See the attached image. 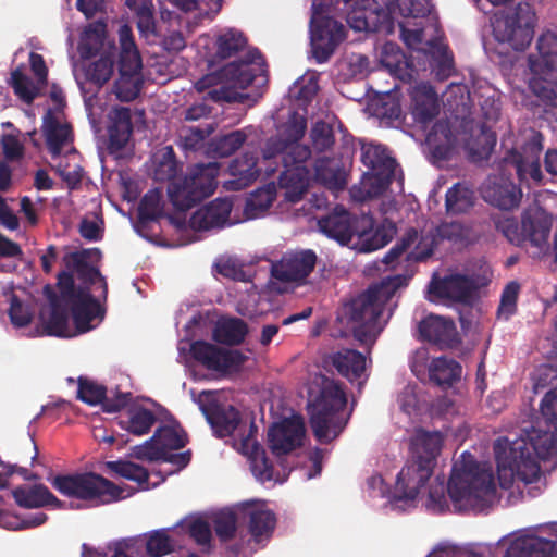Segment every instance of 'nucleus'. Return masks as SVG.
<instances>
[{
    "mask_svg": "<svg viewBox=\"0 0 557 557\" xmlns=\"http://www.w3.org/2000/svg\"><path fill=\"white\" fill-rule=\"evenodd\" d=\"M305 129V119L300 115H294L280 137L267 143L262 151V159L246 152L233 160L228 166V173L233 178L224 183L225 188L242 189L247 187L261 173H273L280 159L284 165V171L280 177L284 201L289 203L299 201L311 183V175L307 166L310 150L299 144Z\"/></svg>",
    "mask_w": 557,
    "mask_h": 557,
    "instance_id": "1",
    "label": "nucleus"
},
{
    "mask_svg": "<svg viewBox=\"0 0 557 557\" xmlns=\"http://www.w3.org/2000/svg\"><path fill=\"white\" fill-rule=\"evenodd\" d=\"M65 265L76 273L81 284L74 286L67 272L59 274L58 284L67 306L71 308L73 323L50 306L40 313L42 333L59 337H73L97 327L104 318L103 304L107 300V283L100 272L87 265L86 252H71L64 257Z\"/></svg>",
    "mask_w": 557,
    "mask_h": 557,
    "instance_id": "2",
    "label": "nucleus"
},
{
    "mask_svg": "<svg viewBox=\"0 0 557 557\" xmlns=\"http://www.w3.org/2000/svg\"><path fill=\"white\" fill-rule=\"evenodd\" d=\"M540 421L531 429H523L517 436L509 434L497 438L494 445L499 484L509 486L515 479L532 483L540 478L541 461L556 454L554 435L540 426Z\"/></svg>",
    "mask_w": 557,
    "mask_h": 557,
    "instance_id": "3",
    "label": "nucleus"
},
{
    "mask_svg": "<svg viewBox=\"0 0 557 557\" xmlns=\"http://www.w3.org/2000/svg\"><path fill=\"white\" fill-rule=\"evenodd\" d=\"M407 281L406 276L396 275L371 286L343 307L338 322L362 344H372L391 315L388 301Z\"/></svg>",
    "mask_w": 557,
    "mask_h": 557,
    "instance_id": "4",
    "label": "nucleus"
},
{
    "mask_svg": "<svg viewBox=\"0 0 557 557\" xmlns=\"http://www.w3.org/2000/svg\"><path fill=\"white\" fill-rule=\"evenodd\" d=\"M153 174L158 181H172L169 197L178 209H187L209 197L218 185L219 165L215 162L193 168L184 177H175L176 162L171 147L161 148L153 156Z\"/></svg>",
    "mask_w": 557,
    "mask_h": 557,
    "instance_id": "5",
    "label": "nucleus"
},
{
    "mask_svg": "<svg viewBox=\"0 0 557 557\" xmlns=\"http://www.w3.org/2000/svg\"><path fill=\"white\" fill-rule=\"evenodd\" d=\"M448 497L455 510H479L494 498L495 485L490 467L479 463L469 453L455 461L447 484Z\"/></svg>",
    "mask_w": 557,
    "mask_h": 557,
    "instance_id": "6",
    "label": "nucleus"
},
{
    "mask_svg": "<svg viewBox=\"0 0 557 557\" xmlns=\"http://www.w3.org/2000/svg\"><path fill=\"white\" fill-rule=\"evenodd\" d=\"M345 405L346 396L338 383L324 376L313 380L308 392V410L320 442L327 443L343 431L349 418Z\"/></svg>",
    "mask_w": 557,
    "mask_h": 557,
    "instance_id": "7",
    "label": "nucleus"
},
{
    "mask_svg": "<svg viewBox=\"0 0 557 557\" xmlns=\"http://www.w3.org/2000/svg\"><path fill=\"white\" fill-rule=\"evenodd\" d=\"M248 58L240 61H232L224 65L219 73L208 74L196 83L198 91H203L214 85L219 90L210 91L216 98L227 101L244 98L243 91L253 83L261 85L264 79L263 61L257 51H248Z\"/></svg>",
    "mask_w": 557,
    "mask_h": 557,
    "instance_id": "8",
    "label": "nucleus"
},
{
    "mask_svg": "<svg viewBox=\"0 0 557 557\" xmlns=\"http://www.w3.org/2000/svg\"><path fill=\"white\" fill-rule=\"evenodd\" d=\"M42 129L52 154L53 166L66 185L74 188L82 180L83 170L77 152L71 147V128L63 121L60 110L48 111Z\"/></svg>",
    "mask_w": 557,
    "mask_h": 557,
    "instance_id": "9",
    "label": "nucleus"
},
{
    "mask_svg": "<svg viewBox=\"0 0 557 557\" xmlns=\"http://www.w3.org/2000/svg\"><path fill=\"white\" fill-rule=\"evenodd\" d=\"M51 484L66 497L95 505L119 502L135 493L134 488L127 485H116L92 472L59 475L51 481Z\"/></svg>",
    "mask_w": 557,
    "mask_h": 557,
    "instance_id": "10",
    "label": "nucleus"
},
{
    "mask_svg": "<svg viewBox=\"0 0 557 557\" xmlns=\"http://www.w3.org/2000/svg\"><path fill=\"white\" fill-rule=\"evenodd\" d=\"M530 89L543 101L557 106V36L543 34L537 53L530 58Z\"/></svg>",
    "mask_w": 557,
    "mask_h": 557,
    "instance_id": "11",
    "label": "nucleus"
},
{
    "mask_svg": "<svg viewBox=\"0 0 557 557\" xmlns=\"http://www.w3.org/2000/svg\"><path fill=\"white\" fill-rule=\"evenodd\" d=\"M361 160L369 169L359 184L350 189L351 197L364 201L382 194L396 172V162L383 146L376 144L362 145Z\"/></svg>",
    "mask_w": 557,
    "mask_h": 557,
    "instance_id": "12",
    "label": "nucleus"
},
{
    "mask_svg": "<svg viewBox=\"0 0 557 557\" xmlns=\"http://www.w3.org/2000/svg\"><path fill=\"white\" fill-rule=\"evenodd\" d=\"M466 133L457 138L446 122H438L426 135V146L434 158L441 160L448 158L449 153L457 147L459 141L465 143V148L475 161H481L491 154L496 137L494 133L485 128H478L474 132V138L466 139Z\"/></svg>",
    "mask_w": 557,
    "mask_h": 557,
    "instance_id": "13",
    "label": "nucleus"
},
{
    "mask_svg": "<svg viewBox=\"0 0 557 557\" xmlns=\"http://www.w3.org/2000/svg\"><path fill=\"white\" fill-rule=\"evenodd\" d=\"M545 535L557 536V522L525 528L503 536L496 547L504 557H557V544Z\"/></svg>",
    "mask_w": 557,
    "mask_h": 557,
    "instance_id": "14",
    "label": "nucleus"
},
{
    "mask_svg": "<svg viewBox=\"0 0 557 557\" xmlns=\"http://www.w3.org/2000/svg\"><path fill=\"white\" fill-rule=\"evenodd\" d=\"M552 224V216L542 208L534 206L523 212L521 224L512 218L504 216L496 225L510 243L517 246L529 243L542 252L547 248Z\"/></svg>",
    "mask_w": 557,
    "mask_h": 557,
    "instance_id": "15",
    "label": "nucleus"
},
{
    "mask_svg": "<svg viewBox=\"0 0 557 557\" xmlns=\"http://www.w3.org/2000/svg\"><path fill=\"white\" fill-rule=\"evenodd\" d=\"M185 444V434L176 423L165 424L157 430L153 437L132 449V456L139 460L165 461L175 466L165 472L172 474L184 468L189 457L186 454L172 453Z\"/></svg>",
    "mask_w": 557,
    "mask_h": 557,
    "instance_id": "16",
    "label": "nucleus"
},
{
    "mask_svg": "<svg viewBox=\"0 0 557 557\" xmlns=\"http://www.w3.org/2000/svg\"><path fill=\"white\" fill-rule=\"evenodd\" d=\"M370 0H345L349 7L362 4V10H354L348 14L347 22L349 26L357 30H372L377 27L389 29L392 22L397 20L398 16H424L431 11L430 0H389L385 9L377 12L379 24L376 25L372 20L373 12L366 11V3Z\"/></svg>",
    "mask_w": 557,
    "mask_h": 557,
    "instance_id": "17",
    "label": "nucleus"
},
{
    "mask_svg": "<svg viewBox=\"0 0 557 557\" xmlns=\"http://www.w3.org/2000/svg\"><path fill=\"white\" fill-rule=\"evenodd\" d=\"M535 24L533 8L529 3H519L496 16L493 32L498 41L508 44L515 50H523L533 38Z\"/></svg>",
    "mask_w": 557,
    "mask_h": 557,
    "instance_id": "18",
    "label": "nucleus"
},
{
    "mask_svg": "<svg viewBox=\"0 0 557 557\" xmlns=\"http://www.w3.org/2000/svg\"><path fill=\"white\" fill-rule=\"evenodd\" d=\"M120 37V76L114 86L116 97L122 101L135 99L141 85V60L132 37L128 25L119 29Z\"/></svg>",
    "mask_w": 557,
    "mask_h": 557,
    "instance_id": "19",
    "label": "nucleus"
},
{
    "mask_svg": "<svg viewBox=\"0 0 557 557\" xmlns=\"http://www.w3.org/2000/svg\"><path fill=\"white\" fill-rule=\"evenodd\" d=\"M219 397L220 394L211 391L199 396L200 409L218 436H234L235 442L245 438L250 429L255 432L252 424L243 423L238 411L232 405L221 404Z\"/></svg>",
    "mask_w": 557,
    "mask_h": 557,
    "instance_id": "20",
    "label": "nucleus"
},
{
    "mask_svg": "<svg viewBox=\"0 0 557 557\" xmlns=\"http://www.w3.org/2000/svg\"><path fill=\"white\" fill-rule=\"evenodd\" d=\"M324 7L321 0H313L310 39L313 54L319 62L326 61L345 39L344 26L329 16Z\"/></svg>",
    "mask_w": 557,
    "mask_h": 557,
    "instance_id": "21",
    "label": "nucleus"
},
{
    "mask_svg": "<svg viewBox=\"0 0 557 557\" xmlns=\"http://www.w3.org/2000/svg\"><path fill=\"white\" fill-rule=\"evenodd\" d=\"M319 230L342 245L359 248L361 239L369 237L371 220L367 216L352 218L344 208L336 207L330 214L318 222Z\"/></svg>",
    "mask_w": 557,
    "mask_h": 557,
    "instance_id": "22",
    "label": "nucleus"
},
{
    "mask_svg": "<svg viewBox=\"0 0 557 557\" xmlns=\"http://www.w3.org/2000/svg\"><path fill=\"white\" fill-rule=\"evenodd\" d=\"M246 46L243 34L235 28H224L212 34L201 35L196 41V50L209 66L231 58Z\"/></svg>",
    "mask_w": 557,
    "mask_h": 557,
    "instance_id": "23",
    "label": "nucleus"
},
{
    "mask_svg": "<svg viewBox=\"0 0 557 557\" xmlns=\"http://www.w3.org/2000/svg\"><path fill=\"white\" fill-rule=\"evenodd\" d=\"M163 21L185 23L194 28L221 9V0H158Z\"/></svg>",
    "mask_w": 557,
    "mask_h": 557,
    "instance_id": "24",
    "label": "nucleus"
},
{
    "mask_svg": "<svg viewBox=\"0 0 557 557\" xmlns=\"http://www.w3.org/2000/svg\"><path fill=\"white\" fill-rule=\"evenodd\" d=\"M478 286L479 282L466 274L450 273L444 277L434 275L429 284L426 298L442 305L466 302Z\"/></svg>",
    "mask_w": 557,
    "mask_h": 557,
    "instance_id": "25",
    "label": "nucleus"
},
{
    "mask_svg": "<svg viewBox=\"0 0 557 557\" xmlns=\"http://www.w3.org/2000/svg\"><path fill=\"white\" fill-rule=\"evenodd\" d=\"M432 472L428 466L414 461L403 468L393 488L392 505L401 510L413 506Z\"/></svg>",
    "mask_w": 557,
    "mask_h": 557,
    "instance_id": "26",
    "label": "nucleus"
},
{
    "mask_svg": "<svg viewBox=\"0 0 557 557\" xmlns=\"http://www.w3.org/2000/svg\"><path fill=\"white\" fill-rule=\"evenodd\" d=\"M435 246V236L432 228L420 233L409 231L384 258V263L391 267L401 261H420L430 257Z\"/></svg>",
    "mask_w": 557,
    "mask_h": 557,
    "instance_id": "27",
    "label": "nucleus"
},
{
    "mask_svg": "<svg viewBox=\"0 0 557 557\" xmlns=\"http://www.w3.org/2000/svg\"><path fill=\"white\" fill-rule=\"evenodd\" d=\"M525 138L528 143L520 150L512 152L511 162L515 164L519 180L528 186L542 183L543 173L540 165V156L543 149L542 137L535 131H530Z\"/></svg>",
    "mask_w": 557,
    "mask_h": 557,
    "instance_id": "28",
    "label": "nucleus"
},
{
    "mask_svg": "<svg viewBox=\"0 0 557 557\" xmlns=\"http://www.w3.org/2000/svg\"><path fill=\"white\" fill-rule=\"evenodd\" d=\"M399 26L405 44L412 49L430 53L435 63L437 76L447 77L453 69V60L446 46L438 38L426 39V29H410L404 24Z\"/></svg>",
    "mask_w": 557,
    "mask_h": 557,
    "instance_id": "29",
    "label": "nucleus"
},
{
    "mask_svg": "<svg viewBox=\"0 0 557 557\" xmlns=\"http://www.w3.org/2000/svg\"><path fill=\"white\" fill-rule=\"evenodd\" d=\"M233 447L247 457L250 471L257 481L277 483L285 480L286 475H281L275 471L267 457L265 450L257 444L251 429L245 438L233 442Z\"/></svg>",
    "mask_w": 557,
    "mask_h": 557,
    "instance_id": "30",
    "label": "nucleus"
},
{
    "mask_svg": "<svg viewBox=\"0 0 557 557\" xmlns=\"http://www.w3.org/2000/svg\"><path fill=\"white\" fill-rule=\"evenodd\" d=\"M193 356L208 369L232 372L238 370L248 359V355L236 349H218L206 342L191 345Z\"/></svg>",
    "mask_w": 557,
    "mask_h": 557,
    "instance_id": "31",
    "label": "nucleus"
},
{
    "mask_svg": "<svg viewBox=\"0 0 557 557\" xmlns=\"http://www.w3.org/2000/svg\"><path fill=\"white\" fill-rule=\"evenodd\" d=\"M305 426L299 416L274 423L268 432L270 447L276 456L288 454L302 445Z\"/></svg>",
    "mask_w": 557,
    "mask_h": 557,
    "instance_id": "32",
    "label": "nucleus"
},
{
    "mask_svg": "<svg viewBox=\"0 0 557 557\" xmlns=\"http://www.w3.org/2000/svg\"><path fill=\"white\" fill-rule=\"evenodd\" d=\"M317 257L311 250L286 253L272 267L275 278L284 282H302L313 270Z\"/></svg>",
    "mask_w": 557,
    "mask_h": 557,
    "instance_id": "33",
    "label": "nucleus"
},
{
    "mask_svg": "<svg viewBox=\"0 0 557 557\" xmlns=\"http://www.w3.org/2000/svg\"><path fill=\"white\" fill-rule=\"evenodd\" d=\"M232 202L227 199H215L209 205L198 209L190 218L189 225L197 231L231 225L237 220L230 218Z\"/></svg>",
    "mask_w": 557,
    "mask_h": 557,
    "instance_id": "34",
    "label": "nucleus"
},
{
    "mask_svg": "<svg viewBox=\"0 0 557 557\" xmlns=\"http://www.w3.org/2000/svg\"><path fill=\"white\" fill-rule=\"evenodd\" d=\"M444 444L445 437L441 432L418 430L411 442L412 461L428 466L433 471Z\"/></svg>",
    "mask_w": 557,
    "mask_h": 557,
    "instance_id": "35",
    "label": "nucleus"
},
{
    "mask_svg": "<svg viewBox=\"0 0 557 557\" xmlns=\"http://www.w3.org/2000/svg\"><path fill=\"white\" fill-rule=\"evenodd\" d=\"M410 114L414 122L423 126L438 113L437 96L430 85H414L410 90Z\"/></svg>",
    "mask_w": 557,
    "mask_h": 557,
    "instance_id": "36",
    "label": "nucleus"
},
{
    "mask_svg": "<svg viewBox=\"0 0 557 557\" xmlns=\"http://www.w3.org/2000/svg\"><path fill=\"white\" fill-rule=\"evenodd\" d=\"M483 198L504 210L515 208L521 198V191L505 176L488 180L482 187Z\"/></svg>",
    "mask_w": 557,
    "mask_h": 557,
    "instance_id": "37",
    "label": "nucleus"
},
{
    "mask_svg": "<svg viewBox=\"0 0 557 557\" xmlns=\"http://www.w3.org/2000/svg\"><path fill=\"white\" fill-rule=\"evenodd\" d=\"M238 511L243 519H249V531L256 540L268 535L274 529V515L263 502H244L238 505Z\"/></svg>",
    "mask_w": 557,
    "mask_h": 557,
    "instance_id": "38",
    "label": "nucleus"
},
{
    "mask_svg": "<svg viewBox=\"0 0 557 557\" xmlns=\"http://www.w3.org/2000/svg\"><path fill=\"white\" fill-rule=\"evenodd\" d=\"M106 127L112 149L124 148L132 135V115L128 108L113 107L107 115Z\"/></svg>",
    "mask_w": 557,
    "mask_h": 557,
    "instance_id": "39",
    "label": "nucleus"
},
{
    "mask_svg": "<svg viewBox=\"0 0 557 557\" xmlns=\"http://www.w3.org/2000/svg\"><path fill=\"white\" fill-rule=\"evenodd\" d=\"M331 362L336 370L350 382L358 385L366 380V357L352 349H342L331 356Z\"/></svg>",
    "mask_w": 557,
    "mask_h": 557,
    "instance_id": "40",
    "label": "nucleus"
},
{
    "mask_svg": "<svg viewBox=\"0 0 557 557\" xmlns=\"http://www.w3.org/2000/svg\"><path fill=\"white\" fill-rule=\"evenodd\" d=\"M78 52L84 59L97 58L113 52L111 42L106 39V25L103 23L91 24L84 30L78 44Z\"/></svg>",
    "mask_w": 557,
    "mask_h": 557,
    "instance_id": "41",
    "label": "nucleus"
},
{
    "mask_svg": "<svg viewBox=\"0 0 557 557\" xmlns=\"http://www.w3.org/2000/svg\"><path fill=\"white\" fill-rule=\"evenodd\" d=\"M15 503L23 508L52 506L60 508L62 503L42 484L20 486L12 491Z\"/></svg>",
    "mask_w": 557,
    "mask_h": 557,
    "instance_id": "42",
    "label": "nucleus"
},
{
    "mask_svg": "<svg viewBox=\"0 0 557 557\" xmlns=\"http://www.w3.org/2000/svg\"><path fill=\"white\" fill-rule=\"evenodd\" d=\"M119 419L122 429L138 436L148 433L156 421L154 414L141 405L128 407Z\"/></svg>",
    "mask_w": 557,
    "mask_h": 557,
    "instance_id": "43",
    "label": "nucleus"
},
{
    "mask_svg": "<svg viewBox=\"0 0 557 557\" xmlns=\"http://www.w3.org/2000/svg\"><path fill=\"white\" fill-rule=\"evenodd\" d=\"M315 180L332 190H342L346 183V171L337 159L322 158L317 161Z\"/></svg>",
    "mask_w": 557,
    "mask_h": 557,
    "instance_id": "44",
    "label": "nucleus"
},
{
    "mask_svg": "<svg viewBox=\"0 0 557 557\" xmlns=\"http://www.w3.org/2000/svg\"><path fill=\"white\" fill-rule=\"evenodd\" d=\"M380 61L388 72L401 81L412 77V69L400 51L399 47L393 42H386L380 53Z\"/></svg>",
    "mask_w": 557,
    "mask_h": 557,
    "instance_id": "45",
    "label": "nucleus"
},
{
    "mask_svg": "<svg viewBox=\"0 0 557 557\" xmlns=\"http://www.w3.org/2000/svg\"><path fill=\"white\" fill-rule=\"evenodd\" d=\"M421 336L430 342L449 343L456 333L451 320L440 315H429L419 325Z\"/></svg>",
    "mask_w": 557,
    "mask_h": 557,
    "instance_id": "46",
    "label": "nucleus"
},
{
    "mask_svg": "<svg viewBox=\"0 0 557 557\" xmlns=\"http://www.w3.org/2000/svg\"><path fill=\"white\" fill-rule=\"evenodd\" d=\"M104 468L116 475L136 482L140 490H148L150 486H157L164 480V478H161L160 481L149 484V474L147 470L144 467L127 460L107 461L104 463Z\"/></svg>",
    "mask_w": 557,
    "mask_h": 557,
    "instance_id": "47",
    "label": "nucleus"
},
{
    "mask_svg": "<svg viewBox=\"0 0 557 557\" xmlns=\"http://www.w3.org/2000/svg\"><path fill=\"white\" fill-rule=\"evenodd\" d=\"M175 533H186L202 546L203 549L210 548L212 533L209 522L201 516H188L181 520L173 529Z\"/></svg>",
    "mask_w": 557,
    "mask_h": 557,
    "instance_id": "48",
    "label": "nucleus"
},
{
    "mask_svg": "<svg viewBox=\"0 0 557 557\" xmlns=\"http://www.w3.org/2000/svg\"><path fill=\"white\" fill-rule=\"evenodd\" d=\"M248 332L247 325L236 318H222L214 327V339L224 344L240 343Z\"/></svg>",
    "mask_w": 557,
    "mask_h": 557,
    "instance_id": "49",
    "label": "nucleus"
},
{
    "mask_svg": "<svg viewBox=\"0 0 557 557\" xmlns=\"http://www.w3.org/2000/svg\"><path fill=\"white\" fill-rule=\"evenodd\" d=\"M114 70V52H108L97 57L88 65L84 66L86 81L101 86L110 79Z\"/></svg>",
    "mask_w": 557,
    "mask_h": 557,
    "instance_id": "50",
    "label": "nucleus"
},
{
    "mask_svg": "<svg viewBox=\"0 0 557 557\" xmlns=\"http://www.w3.org/2000/svg\"><path fill=\"white\" fill-rule=\"evenodd\" d=\"M125 3L135 13L137 17V27L140 34L146 38L156 36L152 1L126 0Z\"/></svg>",
    "mask_w": 557,
    "mask_h": 557,
    "instance_id": "51",
    "label": "nucleus"
},
{
    "mask_svg": "<svg viewBox=\"0 0 557 557\" xmlns=\"http://www.w3.org/2000/svg\"><path fill=\"white\" fill-rule=\"evenodd\" d=\"M461 367L454 360L447 358L432 359L429 368V377L438 385L451 384L460 379Z\"/></svg>",
    "mask_w": 557,
    "mask_h": 557,
    "instance_id": "52",
    "label": "nucleus"
},
{
    "mask_svg": "<svg viewBox=\"0 0 557 557\" xmlns=\"http://www.w3.org/2000/svg\"><path fill=\"white\" fill-rule=\"evenodd\" d=\"M275 197V187L268 185L256 190L247 199L245 214L247 219H256L261 216L272 205Z\"/></svg>",
    "mask_w": 557,
    "mask_h": 557,
    "instance_id": "53",
    "label": "nucleus"
},
{
    "mask_svg": "<svg viewBox=\"0 0 557 557\" xmlns=\"http://www.w3.org/2000/svg\"><path fill=\"white\" fill-rule=\"evenodd\" d=\"M473 191L463 184H456L446 193V209L457 214L467 211L473 205Z\"/></svg>",
    "mask_w": 557,
    "mask_h": 557,
    "instance_id": "54",
    "label": "nucleus"
},
{
    "mask_svg": "<svg viewBox=\"0 0 557 557\" xmlns=\"http://www.w3.org/2000/svg\"><path fill=\"white\" fill-rule=\"evenodd\" d=\"M370 109L380 119L394 121L400 117L401 109L396 92H384L372 101Z\"/></svg>",
    "mask_w": 557,
    "mask_h": 557,
    "instance_id": "55",
    "label": "nucleus"
},
{
    "mask_svg": "<svg viewBox=\"0 0 557 557\" xmlns=\"http://www.w3.org/2000/svg\"><path fill=\"white\" fill-rule=\"evenodd\" d=\"M174 549L170 530H156L146 535V550L151 557H163Z\"/></svg>",
    "mask_w": 557,
    "mask_h": 557,
    "instance_id": "56",
    "label": "nucleus"
},
{
    "mask_svg": "<svg viewBox=\"0 0 557 557\" xmlns=\"http://www.w3.org/2000/svg\"><path fill=\"white\" fill-rule=\"evenodd\" d=\"M11 85L16 96L26 103H30L39 94L45 84H38L30 81L21 70H15L11 74Z\"/></svg>",
    "mask_w": 557,
    "mask_h": 557,
    "instance_id": "57",
    "label": "nucleus"
},
{
    "mask_svg": "<svg viewBox=\"0 0 557 557\" xmlns=\"http://www.w3.org/2000/svg\"><path fill=\"white\" fill-rule=\"evenodd\" d=\"M47 521V515L44 512H36L26 517H20L10 512H1L0 527L8 530H23L36 528Z\"/></svg>",
    "mask_w": 557,
    "mask_h": 557,
    "instance_id": "58",
    "label": "nucleus"
},
{
    "mask_svg": "<svg viewBox=\"0 0 557 557\" xmlns=\"http://www.w3.org/2000/svg\"><path fill=\"white\" fill-rule=\"evenodd\" d=\"M239 518H243V516L238 511V506L234 509L222 510L216 515L214 519L215 532L222 541L233 537Z\"/></svg>",
    "mask_w": 557,
    "mask_h": 557,
    "instance_id": "59",
    "label": "nucleus"
},
{
    "mask_svg": "<svg viewBox=\"0 0 557 557\" xmlns=\"http://www.w3.org/2000/svg\"><path fill=\"white\" fill-rule=\"evenodd\" d=\"M246 138V134L243 131H234L213 140L210 145V150L215 156L226 157L237 150Z\"/></svg>",
    "mask_w": 557,
    "mask_h": 557,
    "instance_id": "60",
    "label": "nucleus"
},
{
    "mask_svg": "<svg viewBox=\"0 0 557 557\" xmlns=\"http://www.w3.org/2000/svg\"><path fill=\"white\" fill-rule=\"evenodd\" d=\"M9 315L15 327L26 326L34 315V310L27 304L21 301L15 295L10 298Z\"/></svg>",
    "mask_w": 557,
    "mask_h": 557,
    "instance_id": "61",
    "label": "nucleus"
},
{
    "mask_svg": "<svg viewBox=\"0 0 557 557\" xmlns=\"http://www.w3.org/2000/svg\"><path fill=\"white\" fill-rule=\"evenodd\" d=\"M445 103L450 110L459 111L466 109L470 100V94L467 86L462 84H451L444 95Z\"/></svg>",
    "mask_w": 557,
    "mask_h": 557,
    "instance_id": "62",
    "label": "nucleus"
},
{
    "mask_svg": "<svg viewBox=\"0 0 557 557\" xmlns=\"http://www.w3.org/2000/svg\"><path fill=\"white\" fill-rule=\"evenodd\" d=\"M77 395L84 403L97 405L104 398V388L92 381L81 379Z\"/></svg>",
    "mask_w": 557,
    "mask_h": 557,
    "instance_id": "63",
    "label": "nucleus"
},
{
    "mask_svg": "<svg viewBox=\"0 0 557 557\" xmlns=\"http://www.w3.org/2000/svg\"><path fill=\"white\" fill-rule=\"evenodd\" d=\"M518 293L519 285L516 282H511L505 287L498 308L499 318L508 320L515 313Z\"/></svg>",
    "mask_w": 557,
    "mask_h": 557,
    "instance_id": "64",
    "label": "nucleus"
}]
</instances>
